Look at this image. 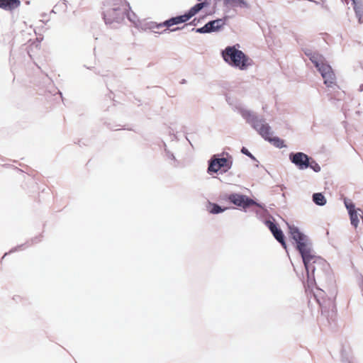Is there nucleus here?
<instances>
[{
	"mask_svg": "<svg viewBox=\"0 0 363 363\" xmlns=\"http://www.w3.org/2000/svg\"><path fill=\"white\" fill-rule=\"evenodd\" d=\"M223 57L227 62L241 69H247L252 62V60L241 50H237L234 47H228L223 52Z\"/></svg>",
	"mask_w": 363,
	"mask_h": 363,
	"instance_id": "obj_3",
	"label": "nucleus"
},
{
	"mask_svg": "<svg viewBox=\"0 0 363 363\" xmlns=\"http://www.w3.org/2000/svg\"><path fill=\"white\" fill-rule=\"evenodd\" d=\"M232 162L226 158H219L212 160L209 164L208 171V172H217L220 169H223L226 172L231 167Z\"/></svg>",
	"mask_w": 363,
	"mask_h": 363,
	"instance_id": "obj_6",
	"label": "nucleus"
},
{
	"mask_svg": "<svg viewBox=\"0 0 363 363\" xmlns=\"http://www.w3.org/2000/svg\"><path fill=\"white\" fill-rule=\"evenodd\" d=\"M207 210L209 213L216 214L224 211V208H221L218 204L209 202L207 206Z\"/></svg>",
	"mask_w": 363,
	"mask_h": 363,
	"instance_id": "obj_15",
	"label": "nucleus"
},
{
	"mask_svg": "<svg viewBox=\"0 0 363 363\" xmlns=\"http://www.w3.org/2000/svg\"><path fill=\"white\" fill-rule=\"evenodd\" d=\"M20 5V0H0V8L6 11H12Z\"/></svg>",
	"mask_w": 363,
	"mask_h": 363,
	"instance_id": "obj_13",
	"label": "nucleus"
},
{
	"mask_svg": "<svg viewBox=\"0 0 363 363\" xmlns=\"http://www.w3.org/2000/svg\"><path fill=\"white\" fill-rule=\"evenodd\" d=\"M264 223L269 228L276 240L280 242L284 247H286L284 235L282 230L271 220H267L264 222Z\"/></svg>",
	"mask_w": 363,
	"mask_h": 363,
	"instance_id": "obj_11",
	"label": "nucleus"
},
{
	"mask_svg": "<svg viewBox=\"0 0 363 363\" xmlns=\"http://www.w3.org/2000/svg\"><path fill=\"white\" fill-rule=\"evenodd\" d=\"M309 255H310L311 257H314V258H317V259H320V260H321V262H319V263H318V262H314V263H313V262H311V269H309V268L308 269V268L305 266V268H306V270L307 274H311L313 275V274H314V273H315V270H316V269H322V267H323V265L325 264V261H324V259H322L321 257H317V256H315V255H313V254L311 253V248H309Z\"/></svg>",
	"mask_w": 363,
	"mask_h": 363,
	"instance_id": "obj_12",
	"label": "nucleus"
},
{
	"mask_svg": "<svg viewBox=\"0 0 363 363\" xmlns=\"http://www.w3.org/2000/svg\"><path fill=\"white\" fill-rule=\"evenodd\" d=\"M225 22L223 20L216 19L207 23L204 26L201 28H197L196 32L199 33L215 32L222 28Z\"/></svg>",
	"mask_w": 363,
	"mask_h": 363,
	"instance_id": "obj_10",
	"label": "nucleus"
},
{
	"mask_svg": "<svg viewBox=\"0 0 363 363\" xmlns=\"http://www.w3.org/2000/svg\"><path fill=\"white\" fill-rule=\"evenodd\" d=\"M290 233L292 238L296 241L297 249L301 255L304 266L311 269V262H320L321 260L309 255V247L307 243L306 237L302 234L298 228H290Z\"/></svg>",
	"mask_w": 363,
	"mask_h": 363,
	"instance_id": "obj_1",
	"label": "nucleus"
},
{
	"mask_svg": "<svg viewBox=\"0 0 363 363\" xmlns=\"http://www.w3.org/2000/svg\"><path fill=\"white\" fill-rule=\"evenodd\" d=\"M252 126L265 140H268L269 139H271L272 132L271 131V128L267 123H265L261 120L255 119L252 121Z\"/></svg>",
	"mask_w": 363,
	"mask_h": 363,
	"instance_id": "obj_7",
	"label": "nucleus"
},
{
	"mask_svg": "<svg viewBox=\"0 0 363 363\" xmlns=\"http://www.w3.org/2000/svg\"><path fill=\"white\" fill-rule=\"evenodd\" d=\"M205 6V3H199L196 4L195 6H194L192 8L189 9V11L184 13V15L178 16L176 17H172L165 21H164L162 23L157 24L156 26V28H160L162 27H166L167 29H165L164 31H175L181 28H171L172 26L174 25H178L180 23H186L191 18L194 16L199 11H200Z\"/></svg>",
	"mask_w": 363,
	"mask_h": 363,
	"instance_id": "obj_2",
	"label": "nucleus"
},
{
	"mask_svg": "<svg viewBox=\"0 0 363 363\" xmlns=\"http://www.w3.org/2000/svg\"><path fill=\"white\" fill-rule=\"evenodd\" d=\"M290 159L293 163L301 169H306L309 167V157L303 152H296L290 155Z\"/></svg>",
	"mask_w": 363,
	"mask_h": 363,
	"instance_id": "obj_9",
	"label": "nucleus"
},
{
	"mask_svg": "<svg viewBox=\"0 0 363 363\" xmlns=\"http://www.w3.org/2000/svg\"><path fill=\"white\" fill-rule=\"evenodd\" d=\"M116 11L115 9L109 10L104 13V18L106 23H111L112 21L109 19V16H115Z\"/></svg>",
	"mask_w": 363,
	"mask_h": 363,
	"instance_id": "obj_18",
	"label": "nucleus"
},
{
	"mask_svg": "<svg viewBox=\"0 0 363 363\" xmlns=\"http://www.w3.org/2000/svg\"><path fill=\"white\" fill-rule=\"evenodd\" d=\"M344 203L348 211L351 224L357 228L359 223V218L363 219L362 211L360 208H356L354 203L348 199H344Z\"/></svg>",
	"mask_w": 363,
	"mask_h": 363,
	"instance_id": "obj_5",
	"label": "nucleus"
},
{
	"mask_svg": "<svg viewBox=\"0 0 363 363\" xmlns=\"http://www.w3.org/2000/svg\"><path fill=\"white\" fill-rule=\"evenodd\" d=\"M313 201L319 206H323L326 203L325 196L321 193H315L313 195Z\"/></svg>",
	"mask_w": 363,
	"mask_h": 363,
	"instance_id": "obj_16",
	"label": "nucleus"
},
{
	"mask_svg": "<svg viewBox=\"0 0 363 363\" xmlns=\"http://www.w3.org/2000/svg\"><path fill=\"white\" fill-rule=\"evenodd\" d=\"M229 200L235 205L244 208L256 204L254 200L249 199L246 196L237 194L230 195Z\"/></svg>",
	"mask_w": 363,
	"mask_h": 363,
	"instance_id": "obj_8",
	"label": "nucleus"
},
{
	"mask_svg": "<svg viewBox=\"0 0 363 363\" xmlns=\"http://www.w3.org/2000/svg\"><path fill=\"white\" fill-rule=\"evenodd\" d=\"M311 168H313L315 172H318L320 170V167L318 165V164L315 163V166L310 165Z\"/></svg>",
	"mask_w": 363,
	"mask_h": 363,
	"instance_id": "obj_20",
	"label": "nucleus"
},
{
	"mask_svg": "<svg viewBox=\"0 0 363 363\" xmlns=\"http://www.w3.org/2000/svg\"><path fill=\"white\" fill-rule=\"evenodd\" d=\"M269 142L272 143L276 147H283L284 146V140L280 139L278 137H271V139L268 140Z\"/></svg>",
	"mask_w": 363,
	"mask_h": 363,
	"instance_id": "obj_17",
	"label": "nucleus"
},
{
	"mask_svg": "<svg viewBox=\"0 0 363 363\" xmlns=\"http://www.w3.org/2000/svg\"><path fill=\"white\" fill-rule=\"evenodd\" d=\"M310 60L320 72L323 79L324 84L328 87L331 88L336 86V77L332 67L324 62L321 57L318 55L311 56Z\"/></svg>",
	"mask_w": 363,
	"mask_h": 363,
	"instance_id": "obj_4",
	"label": "nucleus"
},
{
	"mask_svg": "<svg viewBox=\"0 0 363 363\" xmlns=\"http://www.w3.org/2000/svg\"><path fill=\"white\" fill-rule=\"evenodd\" d=\"M242 152L246 155H247L248 157H250V158H252L254 159V157L252 156V155L245 148V147H242Z\"/></svg>",
	"mask_w": 363,
	"mask_h": 363,
	"instance_id": "obj_19",
	"label": "nucleus"
},
{
	"mask_svg": "<svg viewBox=\"0 0 363 363\" xmlns=\"http://www.w3.org/2000/svg\"><path fill=\"white\" fill-rule=\"evenodd\" d=\"M315 284L314 274H307V280L304 285L306 292L313 293V289Z\"/></svg>",
	"mask_w": 363,
	"mask_h": 363,
	"instance_id": "obj_14",
	"label": "nucleus"
}]
</instances>
